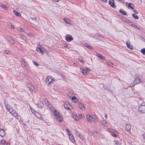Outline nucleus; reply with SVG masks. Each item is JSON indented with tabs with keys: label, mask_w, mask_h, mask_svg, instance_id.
Instances as JSON below:
<instances>
[{
	"label": "nucleus",
	"mask_w": 145,
	"mask_h": 145,
	"mask_svg": "<svg viewBox=\"0 0 145 145\" xmlns=\"http://www.w3.org/2000/svg\"><path fill=\"white\" fill-rule=\"evenodd\" d=\"M90 70L89 68L87 67L86 69H83L82 68L81 69V71L84 74H86L88 70Z\"/></svg>",
	"instance_id": "obj_6"
},
{
	"label": "nucleus",
	"mask_w": 145,
	"mask_h": 145,
	"mask_svg": "<svg viewBox=\"0 0 145 145\" xmlns=\"http://www.w3.org/2000/svg\"><path fill=\"white\" fill-rule=\"evenodd\" d=\"M135 85H136L135 84V83L133 82L132 83H131L130 84V86H130V87H132V86H135Z\"/></svg>",
	"instance_id": "obj_44"
},
{
	"label": "nucleus",
	"mask_w": 145,
	"mask_h": 145,
	"mask_svg": "<svg viewBox=\"0 0 145 145\" xmlns=\"http://www.w3.org/2000/svg\"><path fill=\"white\" fill-rule=\"evenodd\" d=\"M54 1L56 2H58L59 1V0H54Z\"/></svg>",
	"instance_id": "obj_61"
},
{
	"label": "nucleus",
	"mask_w": 145,
	"mask_h": 145,
	"mask_svg": "<svg viewBox=\"0 0 145 145\" xmlns=\"http://www.w3.org/2000/svg\"><path fill=\"white\" fill-rule=\"evenodd\" d=\"M132 26L134 27L135 28L137 29H139V28L138 27H137L135 25L133 24V25H132Z\"/></svg>",
	"instance_id": "obj_39"
},
{
	"label": "nucleus",
	"mask_w": 145,
	"mask_h": 145,
	"mask_svg": "<svg viewBox=\"0 0 145 145\" xmlns=\"http://www.w3.org/2000/svg\"><path fill=\"white\" fill-rule=\"evenodd\" d=\"M12 114L16 118H18L17 113L15 111L12 113Z\"/></svg>",
	"instance_id": "obj_24"
},
{
	"label": "nucleus",
	"mask_w": 145,
	"mask_h": 145,
	"mask_svg": "<svg viewBox=\"0 0 145 145\" xmlns=\"http://www.w3.org/2000/svg\"><path fill=\"white\" fill-rule=\"evenodd\" d=\"M141 53L144 55H145V49L143 48L141 50Z\"/></svg>",
	"instance_id": "obj_35"
},
{
	"label": "nucleus",
	"mask_w": 145,
	"mask_h": 145,
	"mask_svg": "<svg viewBox=\"0 0 145 145\" xmlns=\"http://www.w3.org/2000/svg\"><path fill=\"white\" fill-rule=\"evenodd\" d=\"M69 139L73 143H74L75 141L72 135L71 136V135H69Z\"/></svg>",
	"instance_id": "obj_17"
},
{
	"label": "nucleus",
	"mask_w": 145,
	"mask_h": 145,
	"mask_svg": "<svg viewBox=\"0 0 145 145\" xmlns=\"http://www.w3.org/2000/svg\"><path fill=\"white\" fill-rule=\"evenodd\" d=\"M142 136L143 138L145 139V134H143Z\"/></svg>",
	"instance_id": "obj_55"
},
{
	"label": "nucleus",
	"mask_w": 145,
	"mask_h": 145,
	"mask_svg": "<svg viewBox=\"0 0 145 145\" xmlns=\"http://www.w3.org/2000/svg\"><path fill=\"white\" fill-rule=\"evenodd\" d=\"M105 117L106 118H107V114H105Z\"/></svg>",
	"instance_id": "obj_59"
},
{
	"label": "nucleus",
	"mask_w": 145,
	"mask_h": 145,
	"mask_svg": "<svg viewBox=\"0 0 145 145\" xmlns=\"http://www.w3.org/2000/svg\"><path fill=\"white\" fill-rule=\"evenodd\" d=\"M47 80L48 83H51L54 82L55 80L51 78L50 77L48 76L46 78V81Z\"/></svg>",
	"instance_id": "obj_8"
},
{
	"label": "nucleus",
	"mask_w": 145,
	"mask_h": 145,
	"mask_svg": "<svg viewBox=\"0 0 145 145\" xmlns=\"http://www.w3.org/2000/svg\"><path fill=\"white\" fill-rule=\"evenodd\" d=\"M78 107L81 109H82V110H83V108L84 109V110L85 109L84 106L80 102L78 103Z\"/></svg>",
	"instance_id": "obj_14"
},
{
	"label": "nucleus",
	"mask_w": 145,
	"mask_h": 145,
	"mask_svg": "<svg viewBox=\"0 0 145 145\" xmlns=\"http://www.w3.org/2000/svg\"><path fill=\"white\" fill-rule=\"evenodd\" d=\"M8 110L10 113H11L12 114L15 111L12 107H11L10 108V109Z\"/></svg>",
	"instance_id": "obj_25"
},
{
	"label": "nucleus",
	"mask_w": 145,
	"mask_h": 145,
	"mask_svg": "<svg viewBox=\"0 0 145 145\" xmlns=\"http://www.w3.org/2000/svg\"><path fill=\"white\" fill-rule=\"evenodd\" d=\"M96 56L100 59H105V58L104 57L100 54H96Z\"/></svg>",
	"instance_id": "obj_21"
},
{
	"label": "nucleus",
	"mask_w": 145,
	"mask_h": 145,
	"mask_svg": "<svg viewBox=\"0 0 145 145\" xmlns=\"http://www.w3.org/2000/svg\"><path fill=\"white\" fill-rule=\"evenodd\" d=\"M13 12L16 16H21V15L20 13L18 12H17L15 10H14L13 11Z\"/></svg>",
	"instance_id": "obj_22"
},
{
	"label": "nucleus",
	"mask_w": 145,
	"mask_h": 145,
	"mask_svg": "<svg viewBox=\"0 0 145 145\" xmlns=\"http://www.w3.org/2000/svg\"><path fill=\"white\" fill-rule=\"evenodd\" d=\"M5 134V131L2 129H0V135L2 137H4Z\"/></svg>",
	"instance_id": "obj_13"
},
{
	"label": "nucleus",
	"mask_w": 145,
	"mask_h": 145,
	"mask_svg": "<svg viewBox=\"0 0 145 145\" xmlns=\"http://www.w3.org/2000/svg\"><path fill=\"white\" fill-rule=\"evenodd\" d=\"M36 50L39 52H40L42 54H44V52L40 48H36Z\"/></svg>",
	"instance_id": "obj_20"
},
{
	"label": "nucleus",
	"mask_w": 145,
	"mask_h": 145,
	"mask_svg": "<svg viewBox=\"0 0 145 145\" xmlns=\"http://www.w3.org/2000/svg\"><path fill=\"white\" fill-rule=\"evenodd\" d=\"M37 116L39 118H40V117L42 118L41 115L39 114H38V116Z\"/></svg>",
	"instance_id": "obj_51"
},
{
	"label": "nucleus",
	"mask_w": 145,
	"mask_h": 145,
	"mask_svg": "<svg viewBox=\"0 0 145 145\" xmlns=\"http://www.w3.org/2000/svg\"><path fill=\"white\" fill-rule=\"evenodd\" d=\"M6 145H10L8 143H6Z\"/></svg>",
	"instance_id": "obj_60"
},
{
	"label": "nucleus",
	"mask_w": 145,
	"mask_h": 145,
	"mask_svg": "<svg viewBox=\"0 0 145 145\" xmlns=\"http://www.w3.org/2000/svg\"><path fill=\"white\" fill-rule=\"evenodd\" d=\"M93 121L95 123H96L97 122V120L95 119H93Z\"/></svg>",
	"instance_id": "obj_56"
},
{
	"label": "nucleus",
	"mask_w": 145,
	"mask_h": 145,
	"mask_svg": "<svg viewBox=\"0 0 145 145\" xmlns=\"http://www.w3.org/2000/svg\"><path fill=\"white\" fill-rule=\"evenodd\" d=\"M134 82L135 85L137 84H139L140 82V79L137 77L135 78Z\"/></svg>",
	"instance_id": "obj_15"
},
{
	"label": "nucleus",
	"mask_w": 145,
	"mask_h": 145,
	"mask_svg": "<svg viewBox=\"0 0 145 145\" xmlns=\"http://www.w3.org/2000/svg\"><path fill=\"white\" fill-rule=\"evenodd\" d=\"M109 3L112 7L116 8V6L114 5V0H110L109 1Z\"/></svg>",
	"instance_id": "obj_5"
},
{
	"label": "nucleus",
	"mask_w": 145,
	"mask_h": 145,
	"mask_svg": "<svg viewBox=\"0 0 145 145\" xmlns=\"http://www.w3.org/2000/svg\"><path fill=\"white\" fill-rule=\"evenodd\" d=\"M5 107L7 110H8L10 109V108H11L10 106L8 105H5Z\"/></svg>",
	"instance_id": "obj_30"
},
{
	"label": "nucleus",
	"mask_w": 145,
	"mask_h": 145,
	"mask_svg": "<svg viewBox=\"0 0 145 145\" xmlns=\"http://www.w3.org/2000/svg\"><path fill=\"white\" fill-rule=\"evenodd\" d=\"M126 44L128 48L131 50L133 49V46L130 44V42L129 41L127 42Z\"/></svg>",
	"instance_id": "obj_9"
},
{
	"label": "nucleus",
	"mask_w": 145,
	"mask_h": 145,
	"mask_svg": "<svg viewBox=\"0 0 145 145\" xmlns=\"http://www.w3.org/2000/svg\"><path fill=\"white\" fill-rule=\"evenodd\" d=\"M114 130H113L111 129H110L109 130V131L110 132L112 133L113 131Z\"/></svg>",
	"instance_id": "obj_49"
},
{
	"label": "nucleus",
	"mask_w": 145,
	"mask_h": 145,
	"mask_svg": "<svg viewBox=\"0 0 145 145\" xmlns=\"http://www.w3.org/2000/svg\"><path fill=\"white\" fill-rule=\"evenodd\" d=\"M96 117V115H93V116L92 117V119H95V118Z\"/></svg>",
	"instance_id": "obj_52"
},
{
	"label": "nucleus",
	"mask_w": 145,
	"mask_h": 145,
	"mask_svg": "<svg viewBox=\"0 0 145 145\" xmlns=\"http://www.w3.org/2000/svg\"><path fill=\"white\" fill-rule=\"evenodd\" d=\"M64 19L67 23L68 24L69 23V20L68 19L64 18Z\"/></svg>",
	"instance_id": "obj_42"
},
{
	"label": "nucleus",
	"mask_w": 145,
	"mask_h": 145,
	"mask_svg": "<svg viewBox=\"0 0 145 145\" xmlns=\"http://www.w3.org/2000/svg\"><path fill=\"white\" fill-rule=\"evenodd\" d=\"M0 6L5 9L7 8V7L5 6V4L2 3H0Z\"/></svg>",
	"instance_id": "obj_26"
},
{
	"label": "nucleus",
	"mask_w": 145,
	"mask_h": 145,
	"mask_svg": "<svg viewBox=\"0 0 145 145\" xmlns=\"http://www.w3.org/2000/svg\"><path fill=\"white\" fill-rule=\"evenodd\" d=\"M21 37L22 38V39L24 40H25V38H24V37H23L22 36H21Z\"/></svg>",
	"instance_id": "obj_54"
},
{
	"label": "nucleus",
	"mask_w": 145,
	"mask_h": 145,
	"mask_svg": "<svg viewBox=\"0 0 145 145\" xmlns=\"http://www.w3.org/2000/svg\"><path fill=\"white\" fill-rule=\"evenodd\" d=\"M131 4L133 5V4L131 3H130L129 4L128 6V8H131L133 9V7L132 6H131Z\"/></svg>",
	"instance_id": "obj_34"
},
{
	"label": "nucleus",
	"mask_w": 145,
	"mask_h": 145,
	"mask_svg": "<svg viewBox=\"0 0 145 145\" xmlns=\"http://www.w3.org/2000/svg\"><path fill=\"white\" fill-rule=\"evenodd\" d=\"M83 115H82V114H80L79 115V116L78 118H82V117H83Z\"/></svg>",
	"instance_id": "obj_47"
},
{
	"label": "nucleus",
	"mask_w": 145,
	"mask_h": 145,
	"mask_svg": "<svg viewBox=\"0 0 145 145\" xmlns=\"http://www.w3.org/2000/svg\"><path fill=\"white\" fill-rule=\"evenodd\" d=\"M32 61L34 64L35 65V66H38L39 65V64H38L36 62L33 61Z\"/></svg>",
	"instance_id": "obj_36"
},
{
	"label": "nucleus",
	"mask_w": 145,
	"mask_h": 145,
	"mask_svg": "<svg viewBox=\"0 0 145 145\" xmlns=\"http://www.w3.org/2000/svg\"><path fill=\"white\" fill-rule=\"evenodd\" d=\"M79 61L81 62H83V60H82V59H79Z\"/></svg>",
	"instance_id": "obj_57"
},
{
	"label": "nucleus",
	"mask_w": 145,
	"mask_h": 145,
	"mask_svg": "<svg viewBox=\"0 0 145 145\" xmlns=\"http://www.w3.org/2000/svg\"><path fill=\"white\" fill-rule=\"evenodd\" d=\"M84 46L90 50H92L93 49L92 47L87 43H85L84 44Z\"/></svg>",
	"instance_id": "obj_23"
},
{
	"label": "nucleus",
	"mask_w": 145,
	"mask_h": 145,
	"mask_svg": "<svg viewBox=\"0 0 145 145\" xmlns=\"http://www.w3.org/2000/svg\"><path fill=\"white\" fill-rule=\"evenodd\" d=\"M65 38L66 40L68 42H70L73 39L72 36L70 35H66Z\"/></svg>",
	"instance_id": "obj_2"
},
{
	"label": "nucleus",
	"mask_w": 145,
	"mask_h": 145,
	"mask_svg": "<svg viewBox=\"0 0 145 145\" xmlns=\"http://www.w3.org/2000/svg\"><path fill=\"white\" fill-rule=\"evenodd\" d=\"M6 142L4 140H2L1 142H0V144H4Z\"/></svg>",
	"instance_id": "obj_40"
},
{
	"label": "nucleus",
	"mask_w": 145,
	"mask_h": 145,
	"mask_svg": "<svg viewBox=\"0 0 145 145\" xmlns=\"http://www.w3.org/2000/svg\"><path fill=\"white\" fill-rule=\"evenodd\" d=\"M86 119L89 122H91L92 120L93 119L91 116L89 115H87L86 116Z\"/></svg>",
	"instance_id": "obj_12"
},
{
	"label": "nucleus",
	"mask_w": 145,
	"mask_h": 145,
	"mask_svg": "<svg viewBox=\"0 0 145 145\" xmlns=\"http://www.w3.org/2000/svg\"><path fill=\"white\" fill-rule=\"evenodd\" d=\"M53 114L55 116H58V114H59V112L57 111H56V110H54V111L53 112Z\"/></svg>",
	"instance_id": "obj_28"
},
{
	"label": "nucleus",
	"mask_w": 145,
	"mask_h": 145,
	"mask_svg": "<svg viewBox=\"0 0 145 145\" xmlns=\"http://www.w3.org/2000/svg\"><path fill=\"white\" fill-rule=\"evenodd\" d=\"M75 133L76 136L78 137L79 135L80 136V133L78 131L76 130H75Z\"/></svg>",
	"instance_id": "obj_33"
},
{
	"label": "nucleus",
	"mask_w": 145,
	"mask_h": 145,
	"mask_svg": "<svg viewBox=\"0 0 145 145\" xmlns=\"http://www.w3.org/2000/svg\"><path fill=\"white\" fill-rule=\"evenodd\" d=\"M20 31H22L23 32H25V30L24 29H22L20 27H19L18 29Z\"/></svg>",
	"instance_id": "obj_41"
},
{
	"label": "nucleus",
	"mask_w": 145,
	"mask_h": 145,
	"mask_svg": "<svg viewBox=\"0 0 145 145\" xmlns=\"http://www.w3.org/2000/svg\"><path fill=\"white\" fill-rule=\"evenodd\" d=\"M27 87L30 90H33V87L30 84L28 83L27 84Z\"/></svg>",
	"instance_id": "obj_18"
},
{
	"label": "nucleus",
	"mask_w": 145,
	"mask_h": 145,
	"mask_svg": "<svg viewBox=\"0 0 145 145\" xmlns=\"http://www.w3.org/2000/svg\"><path fill=\"white\" fill-rule=\"evenodd\" d=\"M12 26H13V25L12 24H10V25H9V26H10V28H12Z\"/></svg>",
	"instance_id": "obj_58"
},
{
	"label": "nucleus",
	"mask_w": 145,
	"mask_h": 145,
	"mask_svg": "<svg viewBox=\"0 0 145 145\" xmlns=\"http://www.w3.org/2000/svg\"><path fill=\"white\" fill-rule=\"evenodd\" d=\"M21 65L23 68L25 70L27 69L25 61L24 60L21 61Z\"/></svg>",
	"instance_id": "obj_3"
},
{
	"label": "nucleus",
	"mask_w": 145,
	"mask_h": 145,
	"mask_svg": "<svg viewBox=\"0 0 145 145\" xmlns=\"http://www.w3.org/2000/svg\"><path fill=\"white\" fill-rule=\"evenodd\" d=\"M76 99V97L75 96H74V97H72V101H73L74 100H75V99Z\"/></svg>",
	"instance_id": "obj_48"
},
{
	"label": "nucleus",
	"mask_w": 145,
	"mask_h": 145,
	"mask_svg": "<svg viewBox=\"0 0 145 145\" xmlns=\"http://www.w3.org/2000/svg\"><path fill=\"white\" fill-rule=\"evenodd\" d=\"M47 102V105H50V104H50L48 102Z\"/></svg>",
	"instance_id": "obj_62"
},
{
	"label": "nucleus",
	"mask_w": 145,
	"mask_h": 145,
	"mask_svg": "<svg viewBox=\"0 0 145 145\" xmlns=\"http://www.w3.org/2000/svg\"><path fill=\"white\" fill-rule=\"evenodd\" d=\"M125 21L126 23H127L128 22V21H126V20H124Z\"/></svg>",
	"instance_id": "obj_63"
},
{
	"label": "nucleus",
	"mask_w": 145,
	"mask_h": 145,
	"mask_svg": "<svg viewBox=\"0 0 145 145\" xmlns=\"http://www.w3.org/2000/svg\"><path fill=\"white\" fill-rule=\"evenodd\" d=\"M101 123L103 124L104 125H105L107 123V122L105 120L103 121H102Z\"/></svg>",
	"instance_id": "obj_43"
},
{
	"label": "nucleus",
	"mask_w": 145,
	"mask_h": 145,
	"mask_svg": "<svg viewBox=\"0 0 145 145\" xmlns=\"http://www.w3.org/2000/svg\"><path fill=\"white\" fill-rule=\"evenodd\" d=\"M8 41L11 44H14L15 43L14 40L13 39L12 37L10 36H9L8 37Z\"/></svg>",
	"instance_id": "obj_4"
},
{
	"label": "nucleus",
	"mask_w": 145,
	"mask_h": 145,
	"mask_svg": "<svg viewBox=\"0 0 145 145\" xmlns=\"http://www.w3.org/2000/svg\"><path fill=\"white\" fill-rule=\"evenodd\" d=\"M66 131V132H67L69 133H70V132L69 131V130L67 129H65Z\"/></svg>",
	"instance_id": "obj_53"
},
{
	"label": "nucleus",
	"mask_w": 145,
	"mask_h": 145,
	"mask_svg": "<svg viewBox=\"0 0 145 145\" xmlns=\"http://www.w3.org/2000/svg\"><path fill=\"white\" fill-rule=\"evenodd\" d=\"M56 119L59 122H61L62 121L63 118L61 117H60L59 116H58L56 117Z\"/></svg>",
	"instance_id": "obj_19"
},
{
	"label": "nucleus",
	"mask_w": 145,
	"mask_h": 145,
	"mask_svg": "<svg viewBox=\"0 0 145 145\" xmlns=\"http://www.w3.org/2000/svg\"><path fill=\"white\" fill-rule=\"evenodd\" d=\"M114 144L116 145H120V143L117 140H114Z\"/></svg>",
	"instance_id": "obj_32"
},
{
	"label": "nucleus",
	"mask_w": 145,
	"mask_h": 145,
	"mask_svg": "<svg viewBox=\"0 0 145 145\" xmlns=\"http://www.w3.org/2000/svg\"><path fill=\"white\" fill-rule=\"evenodd\" d=\"M119 12L123 15H126L127 14V12L122 9L120 10Z\"/></svg>",
	"instance_id": "obj_16"
},
{
	"label": "nucleus",
	"mask_w": 145,
	"mask_h": 145,
	"mask_svg": "<svg viewBox=\"0 0 145 145\" xmlns=\"http://www.w3.org/2000/svg\"><path fill=\"white\" fill-rule=\"evenodd\" d=\"M125 21L126 23H127L128 22V21H126V20H124Z\"/></svg>",
	"instance_id": "obj_64"
},
{
	"label": "nucleus",
	"mask_w": 145,
	"mask_h": 145,
	"mask_svg": "<svg viewBox=\"0 0 145 145\" xmlns=\"http://www.w3.org/2000/svg\"><path fill=\"white\" fill-rule=\"evenodd\" d=\"M115 130H114L113 131V132L112 133L111 135L113 137H117V135L115 133Z\"/></svg>",
	"instance_id": "obj_29"
},
{
	"label": "nucleus",
	"mask_w": 145,
	"mask_h": 145,
	"mask_svg": "<svg viewBox=\"0 0 145 145\" xmlns=\"http://www.w3.org/2000/svg\"><path fill=\"white\" fill-rule=\"evenodd\" d=\"M31 18L32 19V20H37V18L36 17H34L33 18Z\"/></svg>",
	"instance_id": "obj_50"
},
{
	"label": "nucleus",
	"mask_w": 145,
	"mask_h": 145,
	"mask_svg": "<svg viewBox=\"0 0 145 145\" xmlns=\"http://www.w3.org/2000/svg\"><path fill=\"white\" fill-rule=\"evenodd\" d=\"M37 105L38 108H41L43 107L44 104L42 102L40 101H39Z\"/></svg>",
	"instance_id": "obj_7"
},
{
	"label": "nucleus",
	"mask_w": 145,
	"mask_h": 145,
	"mask_svg": "<svg viewBox=\"0 0 145 145\" xmlns=\"http://www.w3.org/2000/svg\"><path fill=\"white\" fill-rule=\"evenodd\" d=\"M127 23L129 25H131L132 26V25H133V24H132V22L130 21H128Z\"/></svg>",
	"instance_id": "obj_45"
},
{
	"label": "nucleus",
	"mask_w": 145,
	"mask_h": 145,
	"mask_svg": "<svg viewBox=\"0 0 145 145\" xmlns=\"http://www.w3.org/2000/svg\"><path fill=\"white\" fill-rule=\"evenodd\" d=\"M131 129V125L129 124H127L125 126V129L126 131L128 132L130 131Z\"/></svg>",
	"instance_id": "obj_11"
},
{
	"label": "nucleus",
	"mask_w": 145,
	"mask_h": 145,
	"mask_svg": "<svg viewBox=\"0 0 145 145\" xmlns=\"http://www.w3.org/2000/svg\"><path fill=\"white\" fill-rule=\"evenodd\" d=\"M71 106L68 103H65L64 105V107L68 109V110H70V107Z\"/></svg>",
	"instance_id": "obj_10"
},
{
	"label": "nucleus",
	"mask_w": 145,
	"mask_h": 145,
	"mask_svg": "<svg viewBox=\"0 0 145 145\" xmlns=\"http://www.w3.org/2000/svg\"><path fill=\"white\" fill-rule=\"evenodd\" d=\"M9 51H8V50L6 51V50H5L4 53H5V54H9Z\"/></svg>",
	"instance_id": "obj_46"
},
{
	"label": "nucleus",
	"mask_w": 145,
	"mask_h": 145,
	"mask_svg": "<svg viewBox=\"0 0 145 145\" xmlns=\"http://www.w3.org/2000/svg\"><path fill=\"white\" fill-rule=\"evenodd\" d=\"M133 16L135 19H139V17L137 16L135 14H132Z\"/></svg>",
	"instance_id": "obj_27"
},
{
	"label": "nucleus",
	"mask_w": 145,
	"mask_h": 145,
	"mask_svg": "<svg viewBox=\"0 0 145 145\" xmlns=\"http://www.w3.org/2000/svg\"><path fill=\"white\" fill-rule=\"evenodd\" d=\"M138 110L142 113H145V103H142L139 105Z\"/></svg>",
	"instance_id": "obj_1"
},
{
	"label": "nucleus",
	"mask_w": 145,
	"mask_h": 145,
	"mask_svg": "<svg viewBox=\"0 0 145 145\" xmlns=\"http://www.w3.org/2000/svg\"><path fill=\"white\" fill-rule=\"evenodd\" d=\"M72 117L76 120H79L78 118L76 115H74Z\"/></svg>",
	"instance_id": "obj_31"
},
{
	"label": "nucleus",
	"mask_w": 145,
	"mask_h": 145,
	"mask_svg": "<svg viewBox=\"0 0 145 145\" xmlns=\"http://www.w3.org/2000/svg\"><path fill=\"white\" fill-rule=\"evenodd\" d=\"M78 137L81 138L82 140H83L84 139V137L80 134V136L79 135Z\"/></svg>",
	"instance_id": "obj_37"
},
{
	"label": "nucleus",
	"mask_w": 145,
	"mask_h": 145,
	"mask_svg": "<svg viewBox=\"0 0 145 145\" xmlns=\"http://www.w3.org/2000/svg\"><path fill=\"white\" fill-rule=\"evenodd\" d=\"M108 65L109 66H112L113 65V63L111 62H108L107 63Z\"/></svg>",
	"instance_id": "obj_38"
}]
</instances>
